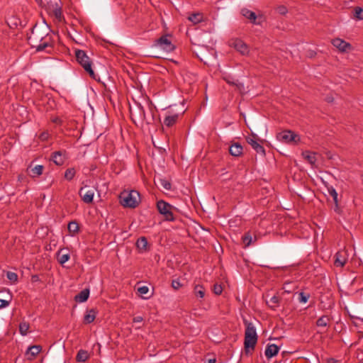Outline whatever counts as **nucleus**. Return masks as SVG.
Returning <instances> with one entry per match:
<instances>
[{"mask_svg": "<svg viewBox=\"0 0 363 363\" xmlns=\"http://www.w3.org/2000/svg\"><path fill=\"white\" fill-rule=\"evenodd\" d=\"M328 193L333 197V201L335 203V208H334L335 211L339 213L340 208H339V206H338V199H337L338 195H337L336 190L333 186H331V187L328 188Z\"/></svg>", "mask_w": 363, "mask_h": 363, "instance_id": "nucleus-26", "label": "nucleus"}, {"mask_svg": "<svg viewBox=\"0 0 363 363\" xmlns=\"http://www.w3.org/2000/svg\"><path fill=\"white\" fill-rule=\"evenodd\" d=\"M242 146L238 143L232 144L229 147L230 154L235 157H239L242 154Z\"/></svg>", "mask_w": 363, "mask_h": 363, "instance_id": "nucleus-23", "label": "nucleus"}, {"mask_svg": "<svg viewBox=\"0 0 363 363\" xmlns=\"http://www.w3.org/2000/svg\"><path fill=\"white\" fill-rule=\"evenodd\" d=\"M75 57L77 62L89 73L91 77L95 79V74L91 67V61L86 53L82 50H77L75 51Z\"/></svg>", "mask_w": 363, "mask_h": 363, "instance_id": "nucleus-5", "label": "nucleus"}, {"mask_svg": "<svg viewBox=\"0 0 363 363\" xmlns=\"http://www.w3.org/2000/svg\"><path fill=\"white\" fill-rule=\"evenodd\" d=\"M224 79L228 83V84H234L233 82H231L230 80H229L227 78H224Z\"/></svg>", "mask_w": 363, "mask_h": 363, "instance_id": "nucleus-48", "label": "nucleus"}, {"mask_svg": "<svg viewBox=\"0 0 363 363\" xmlns=\"http://www.w3.org/2000/svg\"><path fill=\"white\" fill-rule=\"evenodd\" d=\"M55 15L56 16V18L59 20H61L62 18V13H61V11L60 10H56L55 11Z\"/></svg>", "mask_w": 363, "mask_h": 363, "instance_id": "nucleus-47", "label": "nucleus"}, {"mask_svg": "<svg viewBox=\"0 0 363 363\" xmlns=\"http://www.w3.org/2000/svg\"><path fill=\"white\" fill-rule=\"evenodd\" d=\"M96 314H97V311L94 308L87 310L84 316V320H83L84 323L89 324V323H91L92 322H94V320L96 318Z\"/></svg>", "mask_w": 363, "mask_h": 363, "instance_id": "nucleus-22", "label": "nucleus"}, {"mask_svg": "<svg viewBox=\"0 0 363 363\" xmlns=\"http://www.w3.org/2000/svg\"><path fill=\"white\" fill-rule=\"evenodd\" d=\"M347 261V252L345 250L338 251L335 255V264L342 267Z\"/></svg>", "mask_w": 363, "mask_h": 363, "instance_id": "nucleus-13", "label": "nucleus"}, {"mask_svg": "<svg viewBox=\"0 0 363 363\" xmlns=\"http://www.w3.org/2000/svg\"><path fill=\"white\" fill-rule=\"evenodd\" d=\"M89 352L85 350H79L76 356V361L78 362H84L89 358Z\"/></svg>", "mask_w": 363, "mask_h": 363, "instance_id": "nucleus-27", "label": "nucleus"}, {"mask_svg": "<svg viewBox=\"0 0 363 363\" xmlns=\"http://www.w3.org/2000/svg\"><path fill=\"white\" fill-rule=\"evenodd\" d=\"M147 244L148 242L145 237H140L136 242V246L141 252H145L147 250Z\"/></svg>", "mask_w": 363, "mask_h": 363, "instance_id": "nucleus-28", "label": "nucleus"}, {"mask_svg": "<svg viewBox=\"0 0 363 363\" xmlns=\"http://www.w3.org/2000/svg\"><path fill=\"white\" fill-rule=\"evenodd\" d=\"M279 350V347L275 344L268 345L266 347L264 354L267 359H270L276 356Z\"/></svg>", "mask_w": 363, "mask_h": 363, "instance_id": "nucleus-21", "label": "nucleus"}, {"mask_svg": "<svg viewBox=\"0 0 363 363\" xmlns=\"http://www.w3.org/2000/svg\"><path fill=\"white\" fill-rule=\"evenodd\" d=\"M29 328L30 325L26 322H22L19 325V332L22 335H26L28 333Z\"/></svg>", "mask_w": 363, "mask_h": 363, "instance_id": "nucleus-34", "label": "nucleus"}, {"mask_svg": "<svg viewBox=\"0 0 363 363\" xmlns=\"http://www.w3.org/2000/svg\"><path fill=\"white\" fill-rule=\"evenodd\" d=\"M230 45L234 47L238 52L242 55H245L248 52V48L247 45L240 39H235L232 40Z\"/></svg>", "mask_w": 363, "mask_h": 363, "instance_id": "nucleus-15", "label": "nucleus"}, {"mask_svg": "<svg viewBox=\"0 0 363 363\" xmlns=\"http://www.w3.org/2000/svg\"><path fill=\"white\" fill-rule=\"evenodd\" d=\"M89 296V289H84L81 291L77 295L75 296L74 300L79 303H83L86 301Z\"/></svg>", "mask_w": 363, "mask_h": 363, "instance_id": "nucleus-24", "label": "nucleus"}, {"mask_svg": "<svg viewBox=\"0 0 363 363\" xmlns=\"http://www.w3.org/2000/svg\"><path fill=\"white\" fill-rule=\"evenodd\" d=\"M333 45L338 49L341 52H345L352 49L350 43L345 41L344 40L337 38L331 41Z\"/></svg>", "mask_w": 363, "mask_h": 363, "instance_id": "nucleus-11", "label": "nucleus"}, {"mask_svg": "<svg viewBox=\"0 0 363 363\" xmlns=\"http://www.w3.org/2000/svg\"><path fill=\"white\" fill-rule=\"evenodd\" d=\"M75 174L74 168H68L65 172V178L68 181H71L74 177Z\"/></svg>", "mask_w": 363, "mask_h": 363, "instance_id": "nucleus-35", "label": "nucleus"}, {"mask_svg": "<svg viewBox=\"0 0 363 363\" xmlns=\"http://www.w3.org/2000/svg\"><path fill=\"white\" fill-rule=\"evenodd\" d=\"M138 291L141 296H143L148 293L149 288L147 286H142L138 288Z\"/></svg>", "mask_w": 363, "mask_h": 363, "instance_id": "nucleus-41", "label": "nucleus"}, {"mask_svg": "<svg viewBox=\"0 0 363 363\" xmlns=\"http://www.w3.org/2000/svg\"><path fill=\"white\" fill-rule=\"evenodd\" d=\"M7 278L12 282H16L18 281V275L11 272L7 273Z\"/></svg>", "mask_w": 363, "mask_h": 363, "instance_id": "nucleus-40", "label": "nucleus"}, {"mask_svg": "<svg viewBox=\"0 0 363 363\" xmlns=\"http://www.w3.org/2000/svg\"><path fill=\"white\" fill-rule=\"evenodd\" d=\"M79 194L84 203H91L93 201L95 189L89 186H84L79 189Z\"/></svg>", "mask_w": 363, "mask_h": 363, "instance_id": "nucleus-9", "label": "nucleus"}, {"mask_svg": "<svg viewBox=\"0 0 363 363\" xmlns=\"http://www.w3.org/2000/svg\"><path fill=\"white\" fill-rule=\"evenodd\" d=\"M157 208L160 214H162L164 220L167 221H173L174 217L172 213V206L165 202L163 200H160L157 203Z\"/></svg>", "mask_w": 363, "mask_h": 363, "instance_id": "nucleus-7", "label": "nucleus"}, {"mask_svg": "<svg viewBox=\"0 0 363 363\" xmlns=\"http://www.w3.org/2000/svg\"><path fill=\"white\" fill-rule=\"evenodd\" d=\"M152 47L167 53L171 52L175 49V46L172 44L169 36L167 35H162L157 39Z\"/></svg>", "mask_w": 363, "mask_h": 363, "instance_id": "nucleus-6", "label": "nucleus"}, {"mask_svg": "<svg viewBox=\"0 0 363 363\" xmlns=\"http://www.w3.org/2000/svg\"><path fill=\"white\" fill-rule=\"evenodd\" d=\"M222 291H223V287L221 286V285L218 284H214L213 292L215 294L220 295V294H221Z\"/></svg>", "mask_w": 363, "mask_h": 363, "instance_id": "nucleus-42", "label": "nucleus"}, {"mask_svg": "<svg viewBox=\"0 0 363 363\" xmlns=\"http://www.w3.org/2000/svg\"><path fill=\"white\" fill-rule=\"evenodd\" d=\"M242 240L245 246L248 247L252 242V237L250 233H247L242 236Z\"/></svg>", "mask_w": 363, "mask_h": 363, "instance_id": "nucleus-36", "label": "nucleus"}, {"mask_svg": "<svg viewBox=\"0 0 363 363\" xmlns=\"http://www.w3.org/2000/svg\"><path fill=\"white\" fill-rule=\"evenodd\" d=\"M277 11L279 13L284 15L287 13V9L284 6H279V7H277Z\"/></svg>", "mask_w": 363, "mask_h": 363, "instance_id": "nucleus-44", "label": "nucleus"}, {"mask_svg": "<svg viewBox=\"0 0 363 363\" xmlns=\"http://www.w3.org/2000/svg\"><path fill=\"white\" fill-rule=\"evenodd\" d=\"M143 320V318L142 316H136L133 319V323H141Z\"/></svg>", "mask_w": 363, "mask_h": 363, "instance_id": "nucleus-46", "label": "nucleus"}, {"mask_svg": "<svg viewBox=\"0 0 363 363\" xmlns=\"http://www.w3.org/2000/svg\"><path fill=\"white\" fill-rule=\"evenodd\" d=\"M354 17L359 20H363V9L360 7L354 9Z\"/></svg>", "mask_w": 363, "mask_h": 363, "instance_id": "nucleus-38", "label": "nucleus"}, {"mask_svg": "<svg viewBox=\"0 0 363 363\" xmlns=\"http://www.w3.org/2000/svg\"><path fill=\"white\" fill-rule=\"evenodd\" d=\"M310 297L308 294H306L304 292H301L298 294V301L301 303H306Z\"/></svg>", "mask_w": 363, "mask_h": 363, "instance_id": "nucleus-39", "label": "nucleus"}, {"mask_svg": "<svg viewBox=\"0 0 363 363\" xmlns=\"http://www.w3.org/2000/svg\"><path fill=\"white\" fill-rule=\"evenodd\" d=\"M179 116L178 113H168L164 119V125L167 127L173 126L177 123Z\"/></svg>", "mask_w": 363, "mask_h": 363, "instance_id": "nucleus-19", "label": "nucleus"}, {"mask_svg": "<svg viewBox=\"0 0 363 363\" xmlns=\"http://www.w3.org/2000/svg\"><path fill=\"white\" fill-rule=\"evenodd\" d=\"M245 325L244 345L246 352L253 350L257 342V334L253 323L244 320Z\"/></svg>", "mask_w": 363, "mask_h": 363, "instance_id": "nucleus-3", "label": "nucleus"}, {"mask_svg": "<svg viewBox=\"0 0 363 363\" xmlns=\"http://www.w3.org/2000/svg\"><path fill=\"white\" fill-rule=\"evenodd\" d=\"M241 14L247 18L252 23L255 25H261L264 21L262 15H256V13L246 8L241 10Z\"/></svg>", "mask_w": 363, "mask_h": 363, "instance_id": "nucleus-10", "label": "nucleus"}, {"mask_svg": "<svg viewBox=\"0 0 363 363\" xmlns=\"http://www.w3.org/2000/svg\"><path fill=\"white\" fill-rule=\"evenodd\" d=\"M120 202L124 207L135 208L140 203V194L135 190L124 191L120 195Z\"/></svg>", "mask_w": 363, "mask_h": 363, "instance_id": "nucleus-4", "label": "nucleus"}, {"mask_svg": "<svg viewBox=\"0 0 363 363\" xmlns=\"http://www.w3.org/2000/svg\"><path fill=\"white\" fill-rule=\"evenodd\" d=\"M246 140L248 144H250L257 153L263 155H265L264 148L257 141L255 135H252V137L247 138Z\"/></svg>", "mask_w": 363, "mask_h": 363, "instance_id": "nucleus-12", "label": "nucleus"}, {"mask_svg": "<svg viewBox=\"0 0 363 363\" xmlns=\"http://www.w3.org/2000/svg\"><path fill=\"white\" fill-rule=\"evenodd\" d=\"M42 350L40 345H33L28 348L26 351L27 359L29 360L33 359Z\"/></svg>", "mask_w": 363, "mask_h": 363, "instance_id": "nucleus-18", "label": "nucleus"}, {"mask_svg": "<svg viewBox=\"0 0 363 363\" xmlns=\"http://www.w3.org/2000/svg\"><path fill=\"white\" fill-rule=\"evenodd\" d=\"M69 258L70 255L68 249L62 248L57 252V259L60 264L63 265L69 259Z\"/></svg>", "mask_w": 363, "mask_h": 363, "instance_id": "nucleus-17", "label": "nucleus"}, {"mask_svg": "<svg viewBox=\"0 0 363 363\" xmlns=\"http://www.w3.org/2000/svg\"><path fill=\"white\" fill-rule=\"evenodd\" d=\"M302 156L310 164L315 166L318 156L316 152L306 150L302 152Z\"/></svg>", "mask_w": 363, "mask_h": 363, "instance_id": "nucleus-20", "label": "nucleus"}, {"mask_svg": "<svg viewBox=\"0 0 363 363\" xmlns=\"http://www.w3.org/2000/svg\"><path fill=\"white\" fill-rule=\"evenodd\" d=\"M279 140L286 143H296L299 141V136L291 130H284L277 135Z\"/></svg>", "mask_w": 363, "mask_h": 363, "instance_id": "nucleus-8", "label": "nucleus"}, {"mask_svg": "<svg viewBox=\"0 0 363 363\" xmlns=\"http://www.w3.org/2000/svg\"><path fill=\"white\" fill-rule=\"evenodd\" d=\"M68 230L72 234H75L79 231V224L76 221H71L67 226Z\"/></svg>", "mask_w": 363, "mask_h": 363, "instance_id": "nucleus-33", "label": "nucleus"}, {"mask_svg": "<svg viewBox=\"0 0 363 363\" xmlns=\"http://www.w3.org/2000/svg\"><path fill=\"white\" fill-rule=\"evenodd\" d=\"M203 19V14L201 13H195L189 16L188 20L192 22L194 24H197L201 22Z\"/></svg>", "mask_w": 363, "mask_h": 363, "instance_id": "nucleus-30", "label": "nucleus"}, {"mask_svg": "<svg viewBox=\"0 0 363 363\" xmlns=\"http://www.w3.org/2000/svg\"><path fill=\"white\" fill-rule=\"evenodd\" d=\"M44 170V166L43 165H36L35 167H32V165H29L27 168L28 174L33 178L38 177L43 174Z\"/></svg>", "mask_w": 363, "mask_h": 363, "instance_id": "nucleus-16", "label": "nucleus"}, {"mask_svg": "<svg viewBox=\"0 0 363 363\" xmlns=\"http://www.w3.org/2000/svg\"><path fill=\"white\" fill-rule=\"evenodd\" d=\"M330 320V318L328 315H323L317 320L316 325L318 327H326L328 325Z\"/></svg>", "mask_w": 363, "mask_h": 363, "instance_id": "nucleus-32", "label": "nucleus"}, {"mask_svg": "<svg viewBox=\"0 0 363 363\" xmlns=\"http://www.w3.org/2000/svg\"><path fill=\"white\" fill-rule=\"evenodd\" d=\"M280 298L278 296H273L269 300L266 301L267 304L272 309H275L279 306Z\"/></svg>", "mask_w": 363, "mask_h": 363, "instance_id": "nucleus-29", "label": "nucleus"}, {"mask_svg": "<svg viewBox=\"0 0 363 363\" xmlns=\"http://www.w3.org/2000/svg\"><path fill=\"white\" fill-rule=\"evenodd\" d=\"M216 362V359H209L208 363H214Z\"/></svg>", "mask_w": 363, "mask_h": 363, "instance_id": "nucleus-49", "label": "nucleus"}, {"mask_svg": "<svg viewBox=\"0 0 363 363\" xmlns=\"http://www.w3.org/2000/svg\"><path fill=\"white\" fill-rule=\"evenodd\" d=\"M172 286L174 289H179L180 287H182V284L180 283L179 280H173L172 282Z\"/></svg>", "mask_w": 363, "mask_h": 363, "instance_id": "nucleus-43", "label": "nucleus"}, {"mask_svg": "<svg viewBox=\"0 0 363 363\" xmlns=\"http://www.w3.org/2000/svg\"><path fill=\"white\" fill-rule=\"evenodd\" d=\"M28 41L38 51H43L47 47L51 46L48 27L35 25L32 29Z\"/></svg>", "mask_w": 363, "mask_h": 363, "instance_id": "nucleus-1", "label": "nucleus"}, {"mask_svg": "<svg viewBox=\"0 0 363 363\" xmlns=\"http://www.w3.org/2000/svg\"><path fill=\"white\" fill-rule=\"evenodd\" d=\"M149 113H146L144 107L138 102H135L134 106H130V114L134 123L145 122L147 124H151L155 122V111L152 106H149Z\"/></svg>", "mask_w": 363, "mask_h": 363, "instance_id": "nucleus-2", "label": "nucleus"}, {"mask_svg": "<svg viewBox=\"0 0 363 363\" xmlns=\"http://www.w3.org/2000/svg\"><path fill=\"white\" fill-rule=\"evenodd\" d=\"M328 102H332V101H333V99H331L330 98H328Z\"/></svg>", "mask_w": 363, "mask_h": 363, "instance_id": "nucleus-50", "label": "nucleus"}, {"mask_svg": "<svg viewBox=\"0 0 363 363\" xmlns=\"http://www.w3.org/2000/svg\"><path fill=\"white\" fill-rule=\"evenodd\" d=\"M194 295L198 297L203 298L205 296L206 289L202 285H196L194 288Z\"/></svg>", "mask_w": 363, "mask_h": 363, "instance_id": "nucleus-31", "label": "nucleus"}, {"mask_svg": "<svg viewBox=\"0 0 363 363\" xmlns=\"http://www.w3.org/2000/svg\"><path fill=\"white\" fill-rule=\"evenodd\" d=\"M65 156L60 151L55 152L52 155V160L57 165H62L65 162Z\"/></svg>", "mask_w": 363, "mask_h": 363, "instance_id": "nucleus-25", "label": "nucleus"}, {"mask_svg": "<svg viewBox=\"0 0 363 363\" xmlns=\"http://www.w3.org/2000/svg\"><path fill=\"white\" fill-rule=\"evenodd\" d=\"M159 182L160 185L166 190H170L172 188L171 183L165 179H160Z\"/></svg>", "mask_w": 363, "mask_h": 363, "instance_id": "nucleus-37", "label": "nucleus"}, {"mask_svg": "<svg viewBox=\"0 0 363 363\" xmlns=\"http://www.w3.org/2000/svg\"><path fill=\"white\" fill-rule=\"evenodd\" d=\"M12 301L9 291H0V308L9 306Z\"/></svg>", "mask_w": 363, "mask_h": 363, "instance_id": "nucleus-14", "label": "nucleus"}, {"mask_svg": "<svg viewBox=\"0 0 363 363\" xmlns=\"http://www.w3.org/2000/svg\"><path fill=\"white\" fill-rule=\"evenodd\" d=\"M48 138V133H42L40 135V139L42 140H46Z\"/></svg>", "mask_w": 363, "mask_h": 363, "instance_id": "nucleus-45", "label": "nucleus"}]
</instances>
